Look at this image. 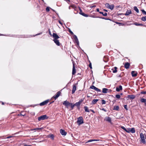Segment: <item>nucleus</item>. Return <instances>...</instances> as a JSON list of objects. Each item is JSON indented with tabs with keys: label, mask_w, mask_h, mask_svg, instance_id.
Segmentation results:
<instances>
[{
	"label": "nucleus",
	"mask_w": 146,
	"mask_h": 146,
	"mask_svg": "<svg viewBox=\"0 0 146 146\" xmlns=\"http://www.w3.org/2000/svg\"><path fill=\"white\" fill-rule=\"evenodd\" d=\"M102 110L104 111L105 112H106L107 111L105 109H104V108H103L102 109Z\"/></svg>",
	"instance_id": "obj_53"
},
{
	"label": "nucleus",
	"mask_w": 146,
	"mask_h": 146,
	"mask_svg": "<svg viewBox=\"0 0 146 146\" xmlns=\"http://www.w3.org/2000/svg\"><path fill=\"white\" fill-rule=\"evenodd\" d=\"M121 128L123 129V130H125H125H126V128L125 127L123 126H121Z\"/></svg>",
	"instance_id": "obj_49"
},
{
	"label": "nucleus",
	"mask_w": 146,
	"mask_h": 146,
	"mask_svg": "<svg viewBox=\"0 0 146 146\" xmlns=\"http://www.w3.org/2000/svg\"><path fill=\"white\" fill-rule=\"evenodd\" d=\"M74 38L76 43H77V44H78L79 41L77 36L76 35H74Z\"/></svg>",
	"instance_id": "obj_21"
},
{
	"label": "nucleus",
	"mask_w": 146,
	"mask_h": 146,
	"mask_svg": "<svg viewBox=\"0 0 146 146\" xmlns=\"http://www.w3.org/2000/svg\"><path fill=\"white\" fill-rule=\"evenodd\" d=\"M135 97V96L133 95H128L127 96V98H128L131 99H134Z\"/></svg>",
	"instance_id": "obj_11"
},
{
	"label": "nucleus",
	"mask_w": 146,
	"mask_h": 146,
	"mask_svg": "<svg viewBox=\"0 0 146 146\" xmlns=\"http://www.w3.org/2000/svg\"><path fill=\"white\" fill-rule=\"evenodd\" d=\"M141 142L143 144H145L146 142L145 141V137H141Z\"/></svg>",
	"instance_id": "obj_22"
},
{
	"label": "nucleus",
	"mask_w": 146,
	"mask_h": 146,
	"mask_svg": "<svg viewBox=\"0 0 146 146\" xmlns=\"http://www.w3.org/2000/svg\"><path fill=\"white\" fill-rule=\"evenodd\" d=\"M141 20L143 21H146V16L143 17L141 18Z\"/></svg>",
	"instance_id": "obj_33"
},
{
	"label": "nucleus",
	"mask_w": 146,
	"mask_h": 146,
	"mask_svg": "<svg viewBox=\"0 0 146 146\" xmlns=\"http://www.w3.org/2000/svg\"><path fill=\"white\" fill-rule=\"evenodd\" d=\"M84 108L86 112H90L88 108L86 106H84Z\"/></svg>",
	"instance_id": "obj_26"
},
{
	"label": "nucleus",
	"mask_w": 146,
	"mask_h": 146,
	"mask_svg": "<svg viewBox=\"0 0 146 146\" xmlns=\"http://www.w3.org/2000/svg\"><path fill=\"white\" fill-rule=\"evenodd\" d=\"M70 106H71V108L72 110L73 109L74 107L75 106L74 104H73L72 103H70Z\"/></svg>",
	"instance_id": "obj_34"
},
{
	"label": "nucleus",
	"mask_w": 146,
	"mask_h": 146,
	"mask_svg": "<svg viewBox=\"0 0 146 146\" xmlns=\"http://www.w3.org/2000/svg\"><path fill=\"white\" fill-rule=\"evenodd\" d=\"M96 6L95 5H94L92 7H95Z\"/></svg>",
	"instance_id": "obj_63"
},
{
	"label": "nucleus",
	"mask_w": 146,
	"mask_h": 146,
	"mask_svg": "<svg viewBox=\"0 0 146 146\" xmlns=\"http://www.w3.org/2000/svg\"><path fill=\"white\" fill-rule=\"evenodd\" d=\"M119 107L118 106H115L114 107L113 110L117 111H118L119 110Z\"/></svg>",
	"instance_id": "obj_25"
},
{
	"label": "nucleus",
	"mask_w": 146,
	"mask_h": 146,
	"mask_svg": "<svg viewBox=\"0 0 146 146\" xmlns=\"http://www.w3.org/2000/svg\"><path fill=\"white\" fill-rule=\"evenodd\" d=\"M114 7V6L113 5H110V7H109V9L111 10H112L113 9Z\"/></svg>",
	"instance_id": "obj_28"
},
{
	"label": "nucleus",
	"mask_w": 146,
	"mask_h": 146,
	"mask_svg": "<svg viewBox=\"0 0 146 146\" xmlns=\"http://www.w3.org/2000/svg\"><path fill=\"white\" fill-rule=\"evenodd\" d=\"M80 9V12H79V13L80 14L82 15V13H84L82 12V11L81 10V9Z\"/></svg>",
	"instance_id": "obj_50"
},
{
	"label": "nucleus",
	"mask_w": 146,
	"mask_h": 146,
	"mask_svg": "<svg viewBox=\"0 0 146 146\" xmlns=\"http://www.w3.org/2000/svg\"><path fill=\"white\" fill-rule=\"evenodd\" d=\"M71 7L73 9H74L76 7V6L75 5H72L69 7V8L70 9V7Z\"/></svg>",
	"instance_id": "obj_44"
},
{
	"label": "nucleus",
	"mask_w": 146,
	"mask_h": 146,
	"mask_svg": "<svg viewBox=\"0 0 146 146\" xmlns=\"http://www.w3.org/2000/svg\"><path fill=\"white\" fill-rule=\"evenodd\" d=\"M48 118V117H47L46 115H44L38 117V120L39 121H40L41 120L47 119Z\"/></svg>",
	"instance_id": "obj_2"
},
{
	"label": "nucleus",
	"mask_w": 146,
	"mask_h": 146,
	"mask_svg": "<svg viewBox=\"0 0 146 146\" xmlns=\"http://www.w3.org/2000/svg\"><path fill=\"white\" fill-rule=\"evenodd\" d=\"M104 11H105V12H106L108 11V10H107L105 9H104Z\"/></svg>",
	"instance_id": "obj_59"
},
{
	"label": "nucleus",
	"mask_w": 146,
	"mask_h": 146,
	"mask_svg": "<svg viewBox=\"0 0 146 146\" xmlns=\"http://www.w3.org/2000/svg\"><path fill=\"white\" fill-rule=\"evenodd\" d=\"M99 13L100 14H102V15L104 16H107L108 15L107 13H104L102 12H99Z\"/></svg>",
	"instance_id": "obj_31"
},
{
	"label": "nucleus",
	"mask_w": 146,
	"mask_h": 146,
	"mask_svg": "<svg viewBox=\"0 0 146 146\" xmlns=\"http://www.w3.org/2000/svg\"><path fill=\"white\" fill-rule=\"evenodd\" d=\"M64 0L65 1H66L68 3L70 2V0Z\"/></svg>",
	"instance_id": "obj_57"
},
{
	"label": "nucleus",
	"mask_w": 146,
	"mask_h": 146,
	"mask_svg": "<svg viewBox=\"0 0 146 146\" xmlns=\"http://www.w3.org/2000/svg\"><path fill=\"white\" fill-rule=\"evenodd\" d=\"M99 141V139H90L87 142H89L92 141Z\"/></svg>",
	"instance_id": "obj_27"
},
{
	"label": "nucleus",
	"mask_w": 146,
	"mask_h": 146,
	"mask_svg": "<svg viewBox=\"0 0 146 146\" xmlns=\"http://www.w3.org/2000/svg\"><path fill=\"white\" fill-rule=\"evenodd\" d=\"M106 103V101L104 100H102V104H105Z\"/></svg>",
	"instance_id": "obj_45"
},
{
	"label": "nucleus",
	"mask_w": 146,
	"mask_h": 146,
	"mask_svg": "<svg viewBox=\"0 0 146 146\" xmlns=\"http://www.w3.org/2000/svg\"><path fill=\"white\" fill-rule=\"evenodd\" d=\"M89 66L90 67V68L91 69L92 68V65H91V63H90L89 64Z\"/></svg>",
	"instance_id": "obj_52"
},
{
	"label": "nucleus",
	"mask_w": 146,
	"mask_h": 146,
	"mask_svg": "<svg viewBox=\"0 0 146 146\" xmlns=\"http://www.w3.org/2000/svg\"><path fill=\"white\" fill-rule=\"evenodd\" d=\"M131 13V10H128L126 11L125 15L126 16H128Z\"/></svg>",
	"instance_id": "obj_17"
},
{
	"label": "nucleus",
	"mask_w": 146,
	"mask_h": 146,
	"mask_svg": "<svg viewBox=\"0 0 146 146\" xmlns=\"http://www.w3.org/2000/svg\"><path fill=\"white\" fill-rule=\"evenodd\" d=\"M82 16H83L85 17H87L88 16V15L85 14V13H82Z\"/></svg>",
	"instance_id": "obj_40"
},
{
	"label": "nucleus",
	"mask_w": 146,
	"mask_h": 146,
	"mask_svg": "<svg viewBox=\"0 0 146 146\" xmlns=\"http://www.w3.org/2000/svg\"><path fill=\"white\" fill-rule=\"evenodd\" d=\"M77 123L78 125H80L84 123L82 117H80L78 118Z\"/></svg>",
	"instance_id": "obj_1"
},
{
	"label": "nucleus",
	"mask_w": 146,
	"mask_h": 146,
	"mask_svg": "<svg viewBox=\"0 0 146 146\" xmlns=\"http://www.w3.org/2000/svg\"><path fill=\"white\" fill-rule=\"evenodd\" d=\"M110 5L108 3H106L105 4V6L108 9H109V7H110Z\"/></svg>",
	"instance_id": "obj_35"
},
{
	"label": "nucleus",
	"mask_w": 146,
	"mask_h": 146,
	"mask_svg": "<svg viewBox=\"0 0 146 146\" xmlns=\"http://www.w3.org/2000/svg\"><path fill=\"white\" fill-rule=\"evenodd\" d=\"M130 128H126L125 131L128 133H130Z\"/></svg>",
	"instance_id": "obj_46"
},
{
	"label": "nucleus",
	"mask_w": 146,
	"mask_h": 146,
	"mask_svg": "<svg viewBox=\"0 0 146 146\" xmlns=\"http://www.w3.org/2000/svg\"><path fill=\"white\" fill-rule=\"evenodd\" d=\"M53 40L54 41L55 43L58 46H59L60 45V43L58 40L57 39Z\"/></svg>",
	"instance_id": "obj_12"
},
{
	"label": "nucleus",
	"mask_w": 146,
	"mask_h": 146,
	"mask_svg": "<svg viewBox=\"0 0 146 146\" xmlns=\"http://www.w3.org/2000/svg\"><path fill=\"white\" fill-rule=\"evenodd\" d=\"M108 89L106 88H103L102 89V92L104 93H106L108 92Z\"/></svg>",
	"instance_id": "obj_19"
},
{
	"label": "nucleus",
	"mask_w": 146,
	"mask_h": 146,
	"mask_svg": "<svg viewBox=\"0 0 146 146\" xmlns=\"http://www.w3.org/2000/svg\"><path fill=\"white\" fill-rule=\"evenodd\" d=\"M141 94H146V91H142L141 92Z\"/></svg>",
	"instance_id": "obj_48"
},
{
	"label": "nucleus",
	"mask_w": 146,
	"mask_h": 146,
	"mask_svg": "<svg viewBox=\"0 0 146 146\" xmlns=\"http://www.w3.org/2000/svg\"><path fill=\"white\" fill-rule=\"evenodd\" d=\"M146 137V135H145V134L144 135L142 133H141L140 134V137Z\"/></svg>",
	"instance_id": "obj_39"
},
{
	"label": "nucleus",
	"mask_w": 146,
	"mask_h": 146,
	"mask_svg": "<svg viewBox=\"0 0 146 146\" xmlns=\"http://www.w3.org/2000/svg\"><path fill=\"white\" fill-rule=\"evenodd\" d=\"M95 90L97 92H101V90L98 88H96L95 89Z\"/></svg>",
	"instance_id": "obj_38"
},
{
	"label": "nucleus",
	"mask_w": 146,
	"mask_h": 146,
	"mask_svg": "<svg viewBox=\"0 0 146 146\" xmlns=\"http://www.w3.org/2000/svg\"><path fill=\"white\" fill-rule=\"evenodd\" d=\"M76 90V87L75 85H73V88L72 89V94H73L75 92Z\"/></svg>",
	"instance_id": "obj_13"
},
{
	"label": "nucleus",
	"mask_w": 146,
	"mask_h": 146,
	"mask_svg": "<svg viewBox=\"0 0 146 146\" xmlns=\"http://www.w3.org/2000/svg\"><path fill=\"white\" fill-rule=\"evenodd\" d=\"M60 132L62 135H66L67 133L64 130L62 129L60 130Z\"/></svg>",
	"instance_id": "obj_9"
},
{
	"label": "nucleus",
	"mask_w": 146,
	"mask_h": 146,
	"mask_svg": "<svg viewBox=\"0 0 146 146\" xmlns=\"http://www.w3.org/2000/svg\"><path fill=\"white\" fill-rule=\"evenodd\" d=\"M76 73V68L75 67L74 65L73 62V66L72 68V74L73 75L74 74Z\"/></svg>",
	"instance_id": "obj_14"
},
{
	"label": "nucleus",
	"mask_w": 146,
	"mask_h": 146,
	"mask_svg": "<svg viewBox=\"0 0 146 146\" xmlns=\"http://www.w3.org/2000/svg\"><path fill=\"white\" fill-rule=\"evenodd\" d=\"M42 33H38V34H36V35H40L41 34H42Z\"/></svg>",
	"instance_id": "obj_60"
},
{
	"label": "nucleus",
	"mask_w": 146,
	"mask_h": 146,
	"mask_svg": "<svg viewBox=\"0 0 146 146\" xmlns=\"http://www.w3.org/2000/svg\"><path fill=\"white\" fill-rule=\"evenodd\" d=\"M96 88V87L95 86H94L93 85L91 86L90 87V88H91V89H94V90H95V89Z\"/></svg>",
	"instance_id": "obj_36"
},
{
	"label": "nucleus",
	"mask_w": 146,
	"mask_h": 146,
	"mask_svg": "<svg viewBox=\"0 0 146 146\" xmlns=\"http://www.w3.org/2000/svg\"><path fill=\"white\" fill-rule=\"evenodd\" d=\"M134 24L136 26H143V25L142 24L138 23H135Z\"/></svg>",
	"instance_id": "obj_32"
},
{
	"label": "nucleus",
	"mask_w": 146,
	"mask_h": 146,
	"mask_svg": "<svg viewBox=\"0 0 146 146\" xmlns=\"http://www.w3.org/2000/svg\"><path fill=\"white\" fill-rule=\"evenodd\" d=\"M108 92H110L111 91V90H108Z\"/></svg>",
	"instance_id": "obj_62"
},
{
	"label": "nucleus",
	"mask_w": 146,
	"mask_h": 146,
	"mask_svg": "<svg viewBox=\"0 0 146 146\" xmlns=\"http://www.w3.org/2000/svg\"><path fill=\"white\" fill-rule=\"evenodd\" d=\"M58 22L61 25H62V22L60 21H58Z\"/></svg>",
	"instance_id": "obj_54"
},
{
	"label": "nucleus",
	"mask_w": 146,
	"mask_h": 146,
	"mask_svg": "<svg viewBox=\"0 0 146 146\" xmlns=\"http://www.w3.org/2000/svg\"><path fill=\"white\" fill-rule=\"evenodd\" d=\"M52 36L54 38L53 40L57 39L59 38V37L58 35L56 33H53Z\"/></svg>",
	"instance_id": "obj_5"
},
{
	"label": "nucleus",
	"mask_w": 146,
	"mask_h": 146,
	"mask_svg": "<svg viewBox=\"0 0 146 146\" xmlns=\"http://www.w3.org/2000/svg\"><path fill=\"white\" fill-rule=\"evenodd\" d=\"M48 102L49 101L48 100H46L40 103V106H44L47 104Z\"/></svg>",
	"instance_id": "obj_6"
},
{
	"label": "nucleus",
	"mask_w": 146,
	"mask_h": 146,
	"mask_svg": "<svg viewBox=\"0 0 146 146\" xmlns=\"http://www.w3.org/2000/svg\"><path fill=\"white\" fill-rule=\"evenodd\" d=\"M98 101V99H94L92 101V104L93 105L95 104Z\"/></svg>",
	"instance_id": "obj_20"
},
{
	"label": "nucleus",
	"mask_w": 146,
	"mask_h": 146,
	"mask_svg": "<svg viewBox=\"0 0 146 146\" xmlns=\"http://www.w3.org/2000/svg\"><path fill=\"white\" fill-rule=\"evenodd\" d=\"M83 101L82 100H80L78 102H76L75 104H74L75 106H76L78 108V109H79V106L82 103V102Z\"/></svg>",
	"instance_id": "obj_3"
},
{
	"label": "nucleus",
	"mask_w": 146,
	"mask_h": 146,
	"mask_svg": "<svg viewBox=\"0 0 146 146\" xmlns=\"http://www.w3.org/2000/svg\"><path fill=\"white\" fill-rule=\"evenodd\" d=\"M141 10L142 11L143 14L144 15H146V12L144 9H142Z\"/></svg>",
	"instance_id": "obj_37"
},
{
	"label": "nucleus",
	"mask_w": 146,
	"mask_h": 146,
	"mask_svg": "<svg viewBox=\"0 0 146 146\" xmlns=\"http://www.w3.org/2000/svg\"><path fill=\"white\" fill-rule=\"evenodd\" d=\"M106 120L107 121H108L109 122H111V118L108 117H106Z\"/></svg>",
	"instance_id": "obj_24"
},
{
	"label": "nucleus",
	"mask_w": 146,
	"mask_h": 146,
	"mask_svg": "<svg viewBox=\"0 0 146 146\" xmlns=\"http://www.w3.org/2000/svg\"><path fill=\"white\" fill-rule=\"evenodd\" d=\"M122 90V86L121 85L119 86L118 87H116V91L117 92H119L120 90Z\"/></svg>",
	"instance_id": "obj_15"
},
{
	"label": "nucleus",
	"mask_w": 146,
	"mask_h": 146,
	"mask_svg": "<svg viewBox=\"0 0 146 146\" xmlns=\"http://www.w3.org/2000/svg\"><path fill=\"white\" fill-rule=\"evenodd\" d=\"M90 111L92 112L93 113H95L94 111L92 110H90Z\"/></svg>",
	"instance_id": "obj_55"
},
{
	"label": "nucleus",
	"mask_w": 146,
	"mask_h": 146,
	"mask_svg": "<svg viewBox=\"0 0 146 146\" xmlns=\"http://www.w3.org/2000/svg\"><path fill=\"white\" fill-rule=\"evenodd\" d=\"M24 146H32L31 145H24Z\"/></svg>",
	"instance_id": "obj_61"
},
{
	"label": "nucleus",
	"mask_w": 146,
	"mask_h": 146,
	"mask_svg": "<svg viewBox=\"0 0 146 146\" xmlns=\"http://www.w3.org/2000/svg\"><path fill=\"white\" fill-rule=\"evenodd\" d=\"M96 11H97L98 12H100L99 11V9L98 8H97V9H96Z\"/></svg>",
	"instance_id": "obj_56"
},
{
	"label": "nucleus",
	"mask_w": 146,
	"mask_h": 146,
	"mask_svg": "<svg viewBox=\"0 0 146 146\" xmlns=\"http://www.w3.org/2000/svg\"><path fill=\"white\" fill-rule=\"evenodd\" d=\"M46 10L47 12H49L50 11V7H47L46 8Z\"/></svg>",
	"instance_id": "obj_43"
},
{
	"label": "nucleus",
	"mask_w": 146,
	"mask_h": 146,
	"mask_svg": "<svg viewBox=\"0 0 146 146\" xmlns=\"http://www.w3.org/2000/svg\"><path fill=\"white\" fill-rule=\"evenodd\" d=\"M49 137H54V135L53 134H52V135H50V136Z\"/></svg>",
	"instance_id": "obj_58"
},
{
	"label": "nucleus",
	"mask_w": 146,
	"mask_h": 146,
	"mask_svg": "<svg viewBox=\"0 0 146 146\" xmlns=\"http://www.w3.org/2000/svg\"><path fill=\"white\" fill-rule=\"evenodd\" d=\"M133 8L134 10H135L137 13H139V9L136 6H134Z\"/></svg>",
	"instance_id": "obj_30"
},
{
	"label": "nucleus",
	"mask_w": 146,
	"mask_h": 146,
	"mask_svg": "<svg viewBox=\"0 0 146 146\" xmlns=\"http://www.w3.org/2000/svg\"><path fill=\"white\" fill-rule=\"evenodd\" d=\"M117 68L116 67H115L113 68H112L111 69V70L113 72V73H116L117 71Z\"/></svg>",
	"instance_id": "obj_18"
},
{
	"label": "nucleus",
	"mask_w": 146,
	"mask_h": 146,
	"mask_svg": "<svg viewBox=\"0 0 146 146\" xmlns=\"http://www.w3.org/2000/svg\"><path fill=\"white\" fill-rule=\"evenodd\" d=\"M130 132H131L132 133H135V129L134 128H130Z\"/></svg>",
	"instance_id": "obj_23"
},
{
	"label": "nucleus",
	"mask_w": 146,
	"mask_h": 146,
	"mask_svg": "<svg viewBox=\"0 0 146 146\" xmlns=\"http://www.w3.org/2000/svg\"><path fill=\"white\" fill-rule=\"evenodd\" d=\"M124 108L126 110H128V108H127V105H125L124 106Z\"/></svg>",
	"instance_id": "obj_41"
},
{
	"label": "nucleus",
	"mask_w": 146,
	"mask_h": 146,
	"mask_svg": "<svg viewBox=\"0 0 146 146\" xmlns=\"http://www.w3.org/2000/svg\"><path fill=\"white\" fill-rule=\"evenodd\" d=\"M60 94L61 92L60 91H58L57 92L55 95L53 96V97L54 98L55 100H56L60 96Z\"/></svg>",
	"instance_id": "obj_4"
},
{
	"label": "nucleus",
	"mask_w": 146,
	"mask_h": 146,
	"mask_svg": "<svg viewBox=\"0 0 146 146\" xmlns=\"http://www.w3.org/2000/svg\"><path fill=\"white\" fill-rule=\"evenodd\" d=\"M68 31L69 32V33L71 34V35H73V33L72 32V31H71L70 29H68Z\"/></svg>",
	"instance_id": "obj_47"
},
{
	"label": "nucleus",
	"mask_w": 146,
	"mask_h": 146,
	"mask_svg": "<svg viewBox=\"0 0 146 146\" xmlns=\"http://www.w3.org/2000/svg\"><path fill=\"white\" fill-rule=\"evenodd\" d=\"M43 129V127L40 128H36L33 129H31V131H41V130Z\"/></svg>",
	"instance_id": "obj_7"
},
{
	"label": "nucleus",
	"mask_w": 146,
	"mask_h": 146,
	"mask_svg": "<svg viewBox=\"0 0 146 146\" xmlns=\"http://www.w3.org/2000/svg\"><path fill=\"white\" fill-rule=\"evenodd\" d=\"M51 139H52V140H53L54 139V137H51Z\"/></svg>",
	"instance_id": "obj_64"
},
{
	"label": "nucleus",
	"mask_w": 146,
	"mask_h": 146,
	"mask_svg": "<svg viewBox=\"0 0 146 146\" xmlns=\"http://www.w3.org/2000/svg\"><path fill=\"white\" fill-rule=\"evenodd\" d=\"M99 18H101V19H105V20H108L109 19H106V18H105L104 17H99Z\"/></svg>",
	"instance_id": "obj_51"
},
{
	"label": "nucleus",
	"mask_w": 146,
	"mask_h": 146,
	"mask_svg": "<svg viewBox=\"0 0 146 146\" xmlns=\"http://www.w3.org/2000/svg\"><path fill=\"white\" fill-rule=\"evenodd\" d=\"M115 97L117 98L118 99H119V98H120L121 96H120L119 95V94H117V95H115Z\"/></svg>",
	"instance_id": "obj_42"
},
{
	"label": "nucleus",
	"mask_w": 146,
	"mask_h": 146,
	"mask_svg": "<svg viewBox=\"0 0 146 146\" xmlns=\"http://www.w3.org/2000/svg\"><path fill=\"white\" fill-rule=\"evenodd\" d=\"M132 76L133 77H135L137 76V72L135 71H132L131 72Z\"/></svg>",
	"instance_id": "obj_10"
},
{
	"label": "nucleus",
	"mask_w": 146,
	"mask_h": 146,
	"mask_svg": "<svg viewBox=\"0 0 146 146\" xmlns=\"http://www.w3.org/2000/svg\"><path fill=\"white\" fill-rule=\"evenodd\" d=\"M140 102L142 103H146V99L142 98L140 100Z\"/></svg>",
	"instance_id": "obj_29"
},
{
	"label": "nucleus",
	"mask_w": 146,
	"mask_h": 146,
	"mask_svg": "<svg viewBox=\"0 0 146 146\" xmlns=\"http://www.w3.org/2000/svg\"><path fill=\"white\" fill-rule=\"evenodd\" d=\"M130 66V64L128 62H126L125 63L124 65L125 68L126 69H128L129 68Z\"/></svg>",
	"instance_id": "obj_16"
},
{
	"label": "nucleus",
	"mask_w": 146,
	"mask_h": 146,
	"mask_svg": "<svg viewBox=\"0 0 146 146\" xmlns=\"http://www.w3.org/2000/svg\"><path fill=\"white\" fill-rule=\"evenodd\" d=\"M70 103L68 102L66 100L63 102V104L65 106L68 107L69 106H70Z\"/></svg>",
	"instance_id": "obj_8"
}]
</instances>
